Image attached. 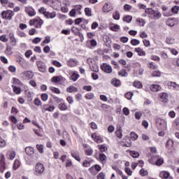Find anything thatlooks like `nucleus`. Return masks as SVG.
Segmentation results:
<instances>
[{
	"label": "nucleus",
	"mask_w": 179,
	"mask_h": 179,
	"mask_svg": "<svg viewBox=\"0 0 179 179\" xmlns=\"http://www.w3.org/2000/svg\"><path fill=\"white\" fill-rule=\"evenodd\" d=\"M79 78H80L79 74L76 73H73L72 75L70 76V79L73 80V82H76V80H78Z\"/></svg>",
	"instance_id": "nucleus-36"
},
{
	"label": "nucleus",
	"mask_w": 179,
	"mask_h": 179,
	"mask_svg": "<svg viewBox=\"0 0 179 179\" xmlns=\"http://www.w3.org/2000/svg\"><path fill=\"white\" fill-rule=\"evenodd\" d=\"M71 155L73 159H75V160H76L77 162L80 163V160H81L80 154L79 153L78 151L73 150L71 152Z\"/></svg>",
	"instance_id": "nucleus-15"
},
{
	"label": "nucleus",
	"mask_w": 179,
	"mask_h": 179,
	"mask_svg": "<svg viewBox=\"0 0 179 179\" xmlns=\"http://www.w3.org/2000/svg\"><path fill=\"white\" fill-rule=\"evenodd\" d=\"M94 170L99 173V171H101V166L99 164H95L90 168H89V171L93 173L94 172Z\"/></svg>",
	"instance_id": "nucleus-22"
},
{
	"label": "nucleus",
	"mask_w": 179,
	"mask_h": 179,
	"mask_svg": "<svg viewBox=\"0 0 179 179\" xmlns=\"http://www.w3.org/2000/svg\"><path fill=\"white\" fill-rule=\"evenodd\" d=\"M66 92L68 93H76V92H78V88H76V87L71 85L66 88Z\"/></svg>",
	"instance_id": "nucleus-32"
},
{
	"label": "nucleus",
	"mask_w": 179,
	"mask_h": 179,
	"mask_svg": "<svg viewBox=\"0 0 179 179\" xmlns=\"http://www.w3.org/2000/svg\"><path fill=\"white\" fill-rule=\"evenodd\" d=\"M56 16L57 13H55V11H53L52 13L46 11V14H45V17H46V19H54V17H56Z\"/></svg>",
	"instance_id": "nucleus-24"
},
{
	"label": "nucleus",
	"mask_w": 179,
	"mask_h": 179,
	"mask_svg": "<svg viewBox=\"0 0 179 179\" xmlns=\"http://www.w3.org/2000/svg\"><path fill=\"white\" fill-rule=\"evenodd\" d=\"M58 108L60 111H66L69 107L68 105L65 103V101H63L62 103H59Z\"/></svg>",
	"instance_id": "nucleus-23"
},
{
	"label": "nucleus",
	"mask_w": 179,
	"mask_h": 179,
	"mask_svg": "<svg viewBox=\"0 0 179 179\" xmlns=\"http://www.w3.org/2000/svg\"><path fill=\"white\" fill-rule=\"evenodd\" d=\"M85 13L88 17H90V16H92V8H85Z\"/></svg>",
	"instance_id": "nucleus-47"
},
{
	"label": "nucleus",
	"mask_w": 179,
	"mask_h": 179,
	"mask_svg": "<svg viewBox=\"0 0 179 179\" xmlns=\"http://www.w3.org/2000/svg\"><path fill=\"white\" fill-rule=\"evenodd\" d=\"M67 65L68 66H70V68H73L75 66H77L78 65V60L76 59H70L67 61Z\"/></svg>",
	"instance_id": "nucleus-18"
},
{
	"label": "nucleus",
	"mask_w": 179,
	"mask_h": 179,
	"mask_svg": "<svg viewBox=\"0 0 179 179\" xmlns=\"http://www.w3.org/2000/svg\"><path fill=\"white\" fill-rule=\"evenodd\" d=\"M55 110V106H50L49 104H45L43 106L42 111L45 113V111L52 112Z\"/></svg>",
	"instance_id": "nucleus-16"
},
{
	"label": "nucleus",
	"mask_w": 179,
	"mask_h": 179,
	"mask_svg": "<svg viewBox=\"0 0 179 179\" xmlns=\"http://www.w3.org/2000/svg\"><path fill=\"white\" fill-rule=\"evenodd\" d=\"M157 126L159 129H162L163 131H166L167 129V120L162 118L157 119Z\"/></svg>",
	"instance_id": "nucleus-6"
},
{
	"label": "nucleus",
	"mask_w": 179,
	"mask_h": 179,
	"mask_svg": "<svg viewBox=\"0 0 179 179\" xmlns=\"http://www.w3.org/2000/svg\"><path fill=\"white\" fill-rule=\"evenodd\" d=\"M85 154L86 156H92L93 155V149L92 147H88L85 150Z\"/></svg>",
	"instance_id": "nucleus-34"
},
{
	"label": "nucleus",
	"mask_w": 179,
	"mask_h": 179,
	"mask_svg": "<svg viewBox=\"0 0 179 179\" xmlns=\"http://www.w3.org/2000/svg\"><path fill=\"white\" fill-rule=\"evenodd\" d=\"M25 12L26 13H27V15H29V16H31V17L36 16V13L34 8H33V7H30V6L25 7Z\"/></svg>",
	"instance_id": "nucleus-14"
},
{
	"label": "nucleus",
	"mask_w": 179,
	"mask_h": 179,
	"mask_svg": "<svg viewBox=\"0 0 179 179\" xmlns=\"http://www.w3.org/2000/svg\"><path fill=\"white\" fill-rule=\"evenodd\" d=\"M0 41H1L2 43H8V41H9L8 36H6V34H3L0 36Z\"/></svg>",
	"instance_id": "nucleus-41"
},
{
	"label": "nucleus",
	"mask_w": 179,
	"mask_h": 179,
	"mask_svg": "<svg viewBox=\"0 0 179 179\" xmlns=\"http://www.w3.org/2000/svg\"><path fill=\"white\" fill-rule=\"evenodd\" d=\"M91 138L96 143H103V142H104L103 137L100 135H97V133H92L91 134Z\"/></svg>",
	"instance_id": "nucleus-10"
},
{
	"label": "nucleus",
	"mask_w": 179,
	"mask_h": 179,
	"mask_svg": "<svg viewBox=\"0 0 179 179\" xmlns=\"http://www.w3.org/2000/svg\"><path fill=\"white\" fill-rule=\"evenodd\" d=\"M44 21L41 18L31 19L29 22V26H34L36 29H41Z\"/></svg>",
	"instance_id": "nucleus-3"
},
{
	"label": "nucleus",
	"mask_w": 179,
	"mask_h": 179,
	"mask_svg": "<svg viewBox=\"0 0 179 179\" xmlns=\"http://www.w3.org/2000/svg\"><path fill=\"white\" fill-rule=\"evenodd\" d=\"M121 30V27L118 24H114L113 26V31H120Z\"/></svg>",
	"instance_id": "nucleus-57"
},
{
	"label": "nucleus",
	"mask_w": 179,
	"mask_h": 179,
	"mask_svg": "<svg viewBox=\"0 0 179 179\" xmlns=\"http://www.w3.org/2000/svg\"><path fill=\"white\" fill-rule=\"evenodd\" d=\"M103 41L105 43L106 47H111V43L113 42L111 41V38H110V36L104 35L103 37Z\"/></svg>",
	"instance_id": "nucleus-20"
},
{
	"label": "nucleus",
	"mask_w": 179,
	"mask_h": 179,
	"mask_svg": "<svg viewBox=\"0 0 179 179\" xmlns=\"http://www.w3.org/2000/svg\"><path fill=\"white\" fill-rule=\"evenodd\" d=\"M0 61H1V62L5 64L9 63V62L8 61V59L6 57H5V56H1Z\"/></svg>",
	"instance_id": "nucleus-59"
},
{
	"label": "nucleus",
	"mask_w": 179,
	"mask_h": 179,
	"mask_svg": "<svg viewBox=\"0 0 179 179\" xmlns=\"http://www.w3.org/2000/svg\"><path fill=\"white\" fill-rule=\"evenodd\" d=\"M103 12H110L113 10V6L111 5L110 2L106 3L103 6Z\"/></svg>",
	"instance_id": "nucleus-19"
},
{
	"label": "nucleus",
	"mask_w": 179,
	"mask_h": 179,
	"mask_svg": "<svg viewBox=\"0 0 179 179\" xmlns=\"http://www.w3.org/2000/svg\"><path fill=\"white\" fill-rule=\"evenodd\" d=\"M150 89L152 92H159L161 87H160V85L157 84H152L150 85Z\"/></svg>",
	"instance_id": "nucleus-27"
},
{
	"label": "nucleus",
	"mask_w": 179,
	"mask_h": 179,
	"mask_svg": "<svg viewBox=\"0 0 179 179\" xmlns=\"http://www.w3.org/2000/svg\"><path fill=\"white\" fill-rule=\"evenodd\" d=\"M133 86H134V87H137V89H141L142 87V83L139 81H134Z\"/></svg>",
	"instance_id": "nucleus-51"
},
{
	"label": "nucleus",
	"mask_w": 179,
	"mask_h": 179,
	"mask_svg": "<svg viewBox=\"0 0 179 179\" xmlns=\"http://www.w3.org/2000/svg\"><path fill=\"white\" fill-rule=\"evenodd\" d=\"M50 90L53 93H55L56 94H61V90H59V88L55 87H50Z\"/></svg>",
	"instance_id": "nucleus-40"
},
{
	"label": "nucleus",
	"mask_w": 179,
	"mask_h": 179,
	"mask_svg": "<svg viewBox=\"0 0 179 179\" xmlns=\"http://www.w3.org/2000/svg\"><path fill=\"white\" fill-rule=\"evenodd\" d=\"M136 22L138 23L139 26H145V20L142 18H137Z\"/></svg>",
	"instance_id": "nucleus-60"
},
{
	"label": "nucleus",
	"mask_w": 179,
	"mask_h": 179,
	"mask_svg": "<svg viewBox=\"0 0 179 179\" xmlns=\"http://www.w3.org/2000/svg\"><path fill=\"white\" fill-rule=\"evenodd\" d=\"M123 22L126 23H131L132 22V16L131 15H126L123 17Z\"/></svg>",
	"instance_id": "nucleus-42"
},
{
	"label": "nucleus",
	"mask_w": 179,
	"mask_h": 179,
	"mask_svg": "<svg viewBox=\"0 0 179 179\" xmlns=\"http://www.w3.org/2000/svg\"><path fill=\"white\" fill-rule=\"evenodd\" d=\"M13 48L12 46L9 45H6V48L5 50V54L6 55H12V54H13V52L12 51Z\"/></svg>",
	"instance_id": "nucleus-29"
},
{
	"label": "nucleus",
	"mask_w": 179,
	"mask_h": 179,
	"mask_svg": "<svg viewBox=\"0 0 179 179\" xmlns=\"http://www.w3.org/2000/svg\"><path fill=\"white\" fill-rule=\"evenodd\" d=\"M6 170V162H5V155L3 154L0 155V173H3V171Z\"/></svg>",
	"instance_id": "nucleus-7"
},
{
	"label": "nucleus",
	"mask_w": 179,
	"mask_h": 179,
	"mask_svg": "<svg viewBox=\"0 0 179 179\" xmlns=\"http://www.w3.org/2000/svg\"><path fill=\"white\" fill-rule=\"evenodd\" d=\"M72 166H73V164L72 163V159H66L65 162V167H72Z\"/></svg>",
	"instance_id": "nucleus-49"
},
{
	"label": "nucleus",
	"mask_w": 179,
	"mask_h": 179,
	"mask_svg": "<svg viewBox=\"0 0 179 179\" xmlns=\"http://www.w3.org/2000/svg\"><path fill=\"white\" fill-rule=\"evenodd\" d=\"M38 13H41V15H43L44 16H45V14L47 13V10L44 7H41L38 9Z\"/></svg>",
	"instance_id": "nucleus-54"
},
{
	"label": "nucleus",
	"mask_w": 179,
	"mask_h": 179,
	"mask_svg": "<svg viewBox=\"0 0 179 179\" xmlns=\"http://www.w3.org/2000/svg\"><path fill=\"white\" fill-rule=\"evenodd\" d=\"M169 86L172 87L173 90H179V85L174 83V82H169L168 83Z\"/></svg>",
	"instance_id": "nucleus-30"
},
{
	"label": "nucleus",
	"mask_w": 179,
	"mask_h": 179,
	"mask_svg": "<svg viewBox=\"0 0 179 179\" xmlns=\"http://www.w3.org/2000/svg\"><path fill=\"white\" fill-rule=\"evenodd\" d=\"M115 135L119 138V139H121V138H122V131L121 130V129H119L115 131Z\"/></svg>",
	"instance_id": "nucleus-55"
},
{
	"label": "nucleus",
	"mask_w": 179,
	"mask_h": 179,
	"mask_svg": "<svg viewBox=\"0 0 179 179\" xmlns=\"http://www.w3.org/2000/svg\"><path fill=\"white\" fill-rule=\"evenodd\" d=\"M85 99H87V100H93V99H94V94L92 92L87 93L85 95Z\"/></svg>",
	"instance_id": "nucleus-48"
},
{
	"label": "nucleus",
	"mask_w": 179,
	"mask_h": 179,
	"mask_svg": "<svg viewBox=\"0 0 179 179\" xmlns=\"http://www.w3.org/2000/svg\"><path fill=\"white\" fill-rule=\"evenodd\" d=\"M13 85H16V86H22L23 85V83L20 81V80L13 78Z\"/></svg>",
	"instance_id": "nucleus-38"
},
{
	"label": "nucleus",
	"mask_w": 179,
	"mask_h": 179,
	"mask_svg": "<svg viewBox=\"0 0 179 179\" xmlns=\"http://www.w3.org/2000/svg\"><path fill=\"white\" fill-rule=\"evenodd\" d=\"M35 171L37 173V174H43V173L45 171V167L44 166V164L38 162L35 166Z\"/></svg>",
	"instance_id": "nucleus-8"
},
{
	"label": "nucleus",
	"mask_w": 179,
	"mask_h": 179,
	"mask_svg": "<svg viewBox=\"0 0 179 179\" xmlns=\"http://www.w3.org/2000/svg\"><path fill=\"white\" fill-rule=\"evenodd\" d=\"M134 50L138 55H146V52H145L141 48H136Z\"/></svg>",
	"instance_id": "nucleus-37"
},
{
	"label": "nucleus",
	"mask_w": 179,
	"mask_h": 179,
	"mask_svg": "<svg viewBox=\"0 0 179 179\" xmlns=\"http://www.w3.org/2000/svg\"><path fill=\"white\" fill-rule=\"evenodd\" d=\"M99 159L100 162H101V163H104L106 162V159H107V157L106 156V155L100 153Z\"/></svg>",
	"instance_id": "nucleus-46"
},
{
	"label": "nucleus",
	"mask_w": 179,
	"mask_h": 179,
	"mask_svg": "<svg viewBox=\"0 0 179 179\" xmlns=\"http://www.w3.org/2000/svg\"><path fill=\"white\" fill-rule=\"evenodd\" d=\"M176 23H177V20H176V18H169L166 20V24L169 27H174Z\"/></svg>",
	"instance_id": "nucleus-21"
},
{
	"label": "nucleus",
	"mask_w": 179,
	"mask_h": 179,
	"mask_svg": "<svg viewBox=\"0 0 179 179\" xmlns=\"http://www.w3.org/2000/svg\"><path fill=\"white\" fill-rule=\"evenodd\" d=\"M0 15L4 20H12L15 16V13L12 10H3Z\"/></svg>",
	"instance_id": "nucleus-2"
},
{
	"label": "nucleus",
	"mask_w": 179,
	"mask_h": 179,
	"mask_svg": "<svg viewBox=\"0 0 179 179\" xmlns=\"http://www.w3.org/2000/svg\"><path fill=\"white\" fill-rule=\"evenodd\" d=\"M11 87H13V93L15 94H20V93H22V88L13 85H11Z\"/></svg>",
	"instance_id": "nucleus-28"
},
{
	"label": "nucleus",
	"mask_w": 179,
	"mask_h": 179,
	"mask_svg": "<svg viewBox=\"0 0 179 179\" xmlns=\"http://www.w3.org/2000/svg\"><path fill=\"white\" fill-rule=\"evenodd\" d=\"M91 71H92V72H95L96 73H97V72H99V66H97V65L92 66Z\"/></svg>",
	"instance_id": "nucleus-62"
},
{
	"label": "nucleus",
	"mask_w": 179,
	"mask_h": 179,
	"mask_svg": "<svg viewBox=\"0 0 179 179\" xmlns=\"http://www.w3.org/2000/svg\"><path fill=\"white\" fill-rule=\"evenodd\" d=\"M8 38L11 47H16V45H17V39L15 37V34L13 32H10L8 34Z\"/></svg>",
	"instance_id": "nucleus-9"
},
{
	"label": "nucleus",
	"mask_w": 179,
	"mask_h": 179,
	"mask_svg": "<svg viewBox=\"0 0 179 179\" xmlns=\"http://www.w3.org/2000/svg\"><path fill=\"white\" fill-rule=\"evenodd\" d=\"M53 99L55 100V103H57L58 104H60V103H62L64 101V99L58 96H54Z\"/></svg>",
	"instance_id": "nucleus-56"
},
{
	"label": "nucleus",
	"mask_w": 179,
	"mask_h": 179,
	"mask_svg": "<svg viewBox=\"0 0 179 179\" xmlns=\"http://www.w3.org/2000/svg\"><path fill=\"white\" fill-rule=\"evenodd\" d=\"M51 82L52 83H59V85H64V83H66V78L62 77V76H55L52 77Z\"/></svg>",
	"instance_id": "nucleus-5"
},
{
	"label": "nucleus",
	"mask_w": 179,
	"mask_h": 179,
	"mask_svg": "<svg viewBox=\"0 0 179 179\" xmlns=\"http://www.w3.org/2000/svg\"><path fill=\"white\" fill-rule=\"evenodd\" d=\"M136 139H138V135L136 134L135 132L131 131L130 133V138L129 136H126L124 138V141H126L127 143H124V142H120V145H122V146H124V148H131V146H132V142H131V141H136Z\"/></svg>",
	"instance_id": "nucleus-1"
},
{
	"label": "nucleus",
	"mask_w": 179,
	"mask_h": 179,
	"mask_svg": "<svg viewBox=\"0 0 179 179\" xmlns=\"http://www.w3.org/2000/svg\"><path fill=\"white\" fill-rule=\"evenodd\" d=\"M159 176L162 179H167V178H169V177H170V172L163 171L160 172Z\"/></svg>",
	"instance_id": "nucleus-26"
},
{
	"label": "nucleus",
	"mask_w": 179,
	"mask_h": 179,
	"mask_svg": "<svg viewBox=\"0 0 179 179\" xmlns=\"http://www.w3.org/2000/svg\"><path fill=\"white\" fill-rule=\"evenodd\" d=\"M178 10H179V7L178 6H175L171 8V12L173 13H178Z\"/></svg>",
	"instance_id": "nucleus-63"
},
{
	"label": "nucleus",
	"mask_w": 179,
	"mask_h": 179,
	"mask_svg": "<svg viewBox=\"0 0 179 179\" xmlns=\"http://www.w3.org/2000/svg\"><path fill=\"white\" fill-rule=\"evenodd\" d=\"M90 164H92V161H87L86 159L83 160L81 166L85 168L90 167Z\"/></svg>",
	"instance_id": "nucleus-35"
},
{
	"label": "nucleus",
	"mask_w": 179,
	"mask_h": 179,
	"mask_svg": "<svg viewBox=\"0 0 179 179\" xmlns=\"http://www.w3.org/2000/svg\"><path fill=\"white\" fill-rule=\"evenodd\" d=\"M160 100L162 103H169V94L167 93H162L160 96Z\"/></svg>",
	"instance_id": "nucleus-25"
},
{
	"label": "nucleus",
	"mask_w": 179,
	"mask_h": 179,
	"mask_svg": "<svg viewBox=\"0 0 179 179\" xmlns=\"http://www.w3.org/2000/svg\"><path fill=\"white\" fill-rule=\"evenodd\" d=\"M113 85L115 86V87H118L121 86V81L117 78H113Z\"/></svg>",
	"instance_id": "nucleus-43"
},
{
	"label": "nucleus",
	"mask_w": 179,
	"mask_h": 179,
	"mask_svg": "<svg viewBox=\"0 0 179 179\" xmlns=\"http://www.w3.org/2000/svg\"><path fill=\"white\" fill-rule=\"evenodd\" d=\"M22 76L29 80V79H33L34 73H33L31 71H27L22 73Z\"/></svg>",
	"instance_id": "nucleus-17"
},
{
	"label": "nucleus",
	"mask_w": 179,
	"mask_h": 179,
	"mask_svg": "<svg viewBox=\"0 0 179 179\" xmlns=\"http://www.w3.org/2000/svg\"><path fill=\"white\" fill-rule=\"evenodd\" d=\"M101 69H102V71L106 73H111V72H113V68H111V66L107 64L106 63H103V65L101 66Z\"/></svg>",
	"instance_id": "nucleus-12"
},
{
	"label": "nucleus",
	"mask_w": 179,
	"mask_h": 179,
	"mask_svg": "<svg viewBox=\"0 0 179 179\" xmlns=\"http://www.w3.org/2000/svg\"><path fill=\"white\" fill-rule=\"evenodd\" d=\"M98 147L100 152H107V147L105 145H99Z\"/></svg>",
	"instance_id": "nucleus-53"
},
{
	"label": "nucleus",
	"mask_w": 179,
	"mask_h": 179,
	"mask_svg": "<svg viewBox=\"0 0 179 179\" xmlns=\"http://www.w3.org/2000/svg\"><path fill=\"white\" fill-rule=\"evenodd\" d=\"M97 179H106V175L104 174V173H99L97 176Z\"/></svg>",
	"instance_id": "nucleus-64"
},
{
	"label": "nucleus",
	"mask_w": 179,
	"mask_h": 179,
	"mask_svg": "<svg viewBox=\"0 0 179 179\" xmlns=\"http://www.w3.org/2000/svg\"><path fill=\"white\" fill-rule=\"evenodd\" d=\"M25 153L28 155H31L34 154V148L33 147H27L25 148Z\"/></svg>",
	"instance_id": "nucleus-31"
},
{
	"label": "nucleus",
	"mask_w": 179,
	"mask_h": 179,
	"mask_svg": "<svg viewBox=\"0 0 179 179\" xmlns=\"http://www.w3.org/2000/svg\"><path fill=\"white\" fill-rule=\"evenodd\" d=\"M118 75L119 76L126 77L128 76V73H127V71H125V69H122V71L118 72Z\"/></svg>",
	"instance_id": "nucleus-52"
},
{
	"label": "nucleus",
	"mask_w": 179,
	"mask_h": 179,
	"mask_svg": "<svg viewBox=\"0 0 179 179\" xmlns=\"http://www.w3.org/2000/svg\"><path fill=\"white\" fill-rule=\"evenodd\" d=\"M145 13H148L149 17H151V19H160V17H162V13H160V12L158 10H155L152 8L146 9Z\"/></svg>",
	"instance_id": "nucleus-4"
},
{
	"label": "nucleus",
	"mask_w": 179,
	"mask_h": 179,
	"mask_svg": "<svg viewBox=\"0 0 179 179\" xmlns=\"http://www.w3.org/2000/svg\"><path fill=\"white\" fill-rule=\"evenodd\" d=\"M71 30L72 33L75 34V36H78L82 41V38H83V34L80 33V29H79V28H78L77 27H72Z\"/></svg>",
	"instance_id": "nucleus-13"
},
{
	"label": "nucleus",
	"mask_w": 179,
	"mask_h": 179,
	"mask_svg": "<svg viewBox=\"0 0 179 179\" xmlns=\"http://www.w3.org/2000/svg\"><path fill=\"white\" fill-rule=\"evenodd\" d=\"M36 65H37L38 69L40 72L44 73L47 71L46 67H45V64L43 62L37 61Z\"/></svg>",
	"instance_id": "nucleus-11"
},
{
	"label": "nucleus",
	"mask_w": 179,
	"mask_h": 179,
	"mask_svg": "<svg viewBox=\"0 0 179 179\" xmlns=\"http://www.w3.org/2000/svg\"><path fill=\"white\" fill-rule=\"evenodd\" d=\"M130 156L134 157V159H138V157H139V152L136 151H130Z\"/></svg>",
	"instance_id": "nucleus-45"
},
{
	"label": "nucleus",
	"mask_w": 179,
	"mask_h": 179,
	"mask_svg": "<svg viewBox=\"0 0 179 179\" xmlns=\"http://www.w3.org/2000/svg\"><path fill=\"white\" fill-rule=\"evenodd\" d=\"M6 146V141L0 137V148H5Z\"/></svg>",
	"instance_id": "nucleus-61"
},
{
	"label": "nucleus",
	"mask_w": 179,
	"mask_h": 179,
	"mask_svg": "<svg viewBox=\"0 0 179 179\" xmlns=\"http://www.w3.org/2000/svg\"><path fill=\"white\" fill-rule=\"evenodd\" d=\"M50 41H51V38L50 36H46L45 40L41 42V45L44 47V45H45V44H48Z\"/></svg>",
	"instance_id": "nucleus-39"
},
{
	"label": "nucleus",
	"mask_w": 179,
	"mask_h": 179,
	"mask_svg": "<svg viewBox=\"0 0 179 179\" xmlns=\"http://www.w3.org/2000/svg\"><path fill=\"white\" fill-rule=\"evenodd\" d=\"M21 164L22 163H20V161L19 159H15L13 166V170H17V169L20 167Z\"/></svg>",
	"instance_id": "nucleus-33"
},
{
	"label": "nucleus",
	"mask_w": 179,
	"mask_h": 179,
	"mask_svg": "<svg viewBox=\"0 0 179 179\" xmlns=\"http://www.w3.org/2000/svg\"><path fill=\"white\" fill-rule=\"evenodd\" d=\"M164 163V160L163 158H158L157 160L156 161V165L157 166H162Z\"/></svg>",
	"instance_id": "nucleus-58"
},
{
	"label": "nucleus",
	"mask_w": 179,
	"mask_h": 179,
	"mask_svg": "<svg viewBox=\"0 0 179 179\" xmlns=\"http://www.w3.org/2000/svg\"><path fill=\"white\" fill-rule=\"evenodd\" d=\"M36 149L38 150L39 153H44V145L41 144H37Z\"/></svg>",
	"instance_id": "nucleus-44"
},
{
	"label": "nucleus",
	"mask_w": 179,
	"mask_h": 179,
	"mask_svg": "<svg viewBox=\"0 0 179 179\" xmlns=\"http://www.w3.org/2000/svg\"><path fill=\"white\" fill-rule=\"evenodd\" d=\"M166 43L167 44H174V38L171 36L166 37Z\"/></svg>",
	"instance_id": "nucleus-50"
}]
</instances>
